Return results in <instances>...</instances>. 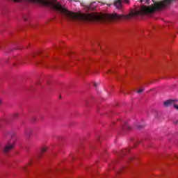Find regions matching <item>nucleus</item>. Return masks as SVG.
<instances>
[{
	"label": "nucleus",
	"instance_id": "1",
	"mask_svg": "<svg viewBox=\"0 0 178 178\" xmlns=\"http://www.w3.org/2000/svg\"><path fill=\"white\" fill-rule=\"evenodd\" d=\"M5 136L10 138L0 149L2 151L3 154L8 155V154L14 149L15 145H16V138H15L16 132L13 130L7 131Z\"/></svg>",
	"mask_w": 178,
	"mask_h": 178
},
{
	"label": "nucleus",
	"instance_id": "2",
	"mask_svg": "<svg viewBox=\"0 0 178 178\" xmlns=\"http://www.w3.org/2000/svg\"><path fill=\"white\" fill-rule=\"evenodd\" d=\"M175 102H177V100L176 99H170L164 102L163 105L165 106L166 107L170 106L172 105H174Z\"/></svg>",
	"mask_w": 178,
	"mask_h": 178
},
{
	"label": "nucleus",
	"instance_id": "3",
	"mask_svg": "<svg viewBox=\"0 0 178 178\" xmlns=\"http://www.w3.org/2000/svg\"><path fill=\"white\" fill-rule=\"evenodd\" d=\"M114 6H115L117 9H122V0H115Z\"/></svg>",
	"mask_w": 178,
	"mask_h": 178
},
{
	"label": "nucleus",
	"instance_id": "4",
	"mask_svg": "<svg viewBox=\"0 0 178 178\" xmlns=\"http://www.w3.org/2000/svg\"><path fill=\"white\" fill-rule=\"evenodd\" d=\"M32 134H33V129L28 128L25 130V136H26V137H31Z\"/></svg>",
	"mask_w": 178,
	"mask_h": 178
},
{
	"label": "nucleus",
	"instance_id": "5",
	"mask_svg": "<svg viewBox=\"0 0 178 178\" xmlns=\"http://www.w3.org/2000/svg\"><path fill=\"white\" fill-rule=\"evenodd\" d=\"M122 130H131V127L127 122H124V124L122 125Z\"/></svg>",
	"mask_w": 178,
	"mask_h": 178
},
{
	"label": "nucleus",
	"instance_id": "6",
	"mask_svg": "<svg viewBox=\"0 0 178 178\" xmlns=\"http://www.w3.org/2000/svg\"><path fill=\"white\" fill-rule=\"evenodd\" d=\"M140 2L142 3V5H145V3L149 5V0H140Z\"/></svg>",
	"mask_w": 178,
	"mask_h": 178
},
{
	"label": "nucleus",
	"instance_id": "7",
	"mask_svg": "<svg viewBox=\"0 0 178 178\" xmlns=\"http://www.w3.org/2000/svg\"><path fill=\"white\" fill-rule=\"evenodd\" d=\"M47 149H48V148L47 147H43V148H42V154H44V152H47Z\"/></svg>",
	"mask_w": 178,
	"mask_h": 178
},
{
	"label": "nucleus",
	"instance_id": "8",
	"mask_svg": "<svg viewBox=\"0 0 178 178\" xmlns=\"http://www.w3.org/2000/svg\"><path fill=\"white\" fill-rule=\"evenodd\" d=\"M144 91V88H140V89H139L138 91H137V92H138V94H141V92H143Z\"/></svg>",
	"mask_w": 178,
	"mask_h": 178
},
{
	"label": "nucleus",
	"instance_id": "9",
	"mask_svg": "<svg viewBox=\"0 0 178 178\" xmlns=\"http://www.w3.org/2000/svg\"><path fill=\"white\" fill-rule=\"evenodd\" d=\"M13 116L14 118H16L19 116V114L17 113H15L13 114Z\"/></svg>",
	"mask_w": 178,
	"mask_h": 178
},
{
	"label": "nucleus",
	"instance_id": "10",
	"mask_svg": "<svg viewBox=\"0 0 178 178\" xmlns=\"http://www.w3.org/2000/svg\"><path fill=\"white\" fill-rule=\"evenodd\" d=\"M173 106H174V108H175V109H177V111H178V106H177V104H173Z\"/></svg>",
	"mask_w": 178,
	"mask_h": 178
},
{
	"label": "nucleus",
	"instance_id": "11",
	"mask_svg": "<svg viewBox=\"0 0 178 178\" xmlns=\"http://www.w3.org/2000/svg\"><path fill=\"white\" fill-rule=\"evenodd\" d=\"M138 129H143L144 127V125H137Z\"/></svg>",
	"mask_w": 178,
	"mask_h": 178
},
{
	"label": "nucleus",
	"instance_id": "12",
	"mask_svg": "<svg viewBox=\"0 0 178 178\" xmlns=\"http://www.w3.org/2000/svg\"><path fill=\"white\" fill-rule=\"evenodd\" d=\"M2 123H3V121L1 120V121H0V129L2 127Z\"/></svg>",
	"mask_w": 178,
	"mask_h": 178
},
{
	"label": "nucleus",
	"instance_id": "13",
	"mask_svg": "<svg viewBox=\"0 0 178 178\" xmlns=\"http://www.w3.org/2000/svg\"><path fill=\"white\" fill-rule=\"evenodd\" d=\"M0 105H2V99L0 98Z\"/></svg>",
	"mask_w": 178,
	"mask_h": 178
},
{
	"label": "nucleus",
	"instance_id": "14",
	"mask_svg": "<svg viewBox=\"0 0 178 178\" xmlns=\"http://www.w3.org/2000/svg\"><path fill=\"white\" fill-rule=\"evenodd\" d=\"M33 56V58H35V55L33 54V56Z\"/></svg>",
	"mask_w": 178,
	"mask_h": 178
},
{
	"label": "nucleus",
	"instance_id": "15",
	"mask_svg": "<svg viewBox=\"0 0 178 178\" xmlns=\"http://www.w3.org/2000/svg\"><path fill=\"white\" fill-rule=\"evenodd\" d=\"M95 87H97V83H95Z\"/></svg>",
	"mask_w": 178,
	"mask_h": 178
},
{
	"label": "nucleus",
	"instance_id": "16",
	"mask_svg": "<svg viewBox=\"0 0 178 178\" xmlns=\"http://www.w3.org/2000/svg\"><path fill=\"white\" fill-rule=\"evenodd\" d=\"M24 20H25V21H27V19L24 18Z\"/></svg>",
	"mask_w": 178,
	"mask_h": 178
},
{
	"label": "nucleus",
	"instance_id": "17",
	"mask_svg": "<svg viewBox=\"0 0 178 178\" xmlns=\"http://www.w3.org/2000/svg\"><path fill=\"white\" fill-rule=\"evenodd\" d=\"M38 63H40V61H38V62L37 63V64H38Z\"/></svg>",
	"mask_w": 178,
	"mask_h": 178
},
{
	"label": "nucleus",
	"instance_id": "18",
	"mask_svg": "<svg viewBox=\"0 0 178 178\" xmlns=\"http://www.w3.org/2000/svg\"><path fill=\"white\" fill-rule=\"evenodd\" d=\"M126 2H129V1H128V0H126Z\"/></svg>",
	"mask_w": 178,
	"mask_h": 178
},
{
	"label": "nucleus",
	"instance_id": "19",
	"mask_svg": "<svg viewBox=\"0 0 178 178\" xmlns=\"http://www.w3.org/2000/svg\"><path fill=\"white\" fill-rule=\"evenodd\" d=\"M56 48H58V46H56Z\"/></svg>",
	"mask_w": 178,
	"mask_h": 178
},
{
	"label": "nucleus",
	"instance_id": "20",
	"mask_svg": "<svg viewBox=\"0 0 178 178\" xmlns=\"http://www.w3.org/2000/svg\"><path fill=\"white\" fill-rule=\"evenodd\" d=\"M108 72H111V70H108Z\"/></svg>",
	"mask_w": 178,
	"mask_h": 178
}]
</instances>
